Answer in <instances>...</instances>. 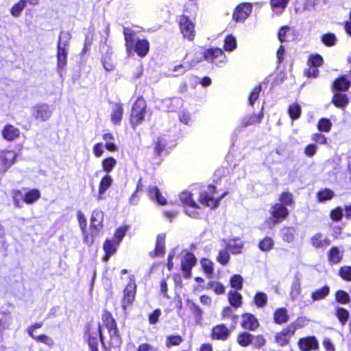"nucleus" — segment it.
Listing matches in <instances>:
<instances>
[{"instance_id": "f257e3e1", "label": "nucleus", "mask_w": 351, "mask_h": 351, "mask_svg": "<svg viewBox=\"0 0 351 351\" xmlns=\"http://www.w3.org/2000/svg\"><path fill=\"white\" fill-rule=\"evenodd\" d=\"M123 33L128 51L134 49L140 57H144L147 54L149 43L146 39L138 38L136 32L132 28H124Z\"/></svg>"}, {"instance_id": "f03ea898", "label": "nucleus", "mask_w": 351, "mask_h": 351, "mask_svg": "<svg viewBox=\"0 0 351 351\" xmlns=\"http://www.w3.org/2000/svg\"><path fill=\"white\" fill-rule=\"evenodd\" d=\"M180 200L185 208V213L193 218H199L202 215V209L192 197L189 191H183L180 195Z\"/></svg>"}, {"instance_id": "7ed1b4c3", "label": "nucleus", "mask_w": 351, "mask_h": 351, "mask_svg": "<svg viewBox=\"0 0 351 351\" xmlns=\"http://www.w3.org/2000/svg\"><path fill=\"white\" fill-rule=\"evenodd\" d=\"M177 21L183 37L190 41L193 40L195 36V25L194 21L186 15L178 16Z\"/></svg>"}, {"instance_id": "20e7f679", "label": "nucleus", "mask_w": 351, "mask_h": 351, "mask_svg": "<svg viewBox=\"0 0 351 351\" xmlns=\"http://www.w3.org/2000/svg\"><path fill=\"white\" fill-rule=\"evenodd\" d=\"M215 193V186L213 185L208 186L207 191L200 194L199 202L201 204L211 208L217 207L219 202L227 195V193H223L219 198L214 196Z\"/></svg>"}, {"instance_id": "39448f33", "label": "nucleus", "mask_w": 351, "mask_h": 351, "mask_svg": "<svg viewBox=\"0 0 351 351\" xmlns=\"http://www.w3.org/2000/svg\"><path fill=\"white\" fill-rule=\"evenodd\" d=\"M146 102L143 98H138L134 103L131 115L132 125L140 124L145 119Z\"/></svg>"}, {"instance_id": "423d86ee", "label": "nucleus", "mask_w": 351, "mask_h": 351, "mask_svg": "<svg viewBox=\"0 0 351 351\" xmlns=\"http://www.w3.org/2000/svg\"><path fill=\"white\" fill-rule=\"evenodd\" d=\"M103 339L101 327L99 324H93L90 325L88 330V343L90 351L98 350V339Z\"/></svg>"}, {"instance_id": "0eeeda50", "label": "nucleus", "mask_w": 351, "mask_h": 351, "mask_svg": "<svg viewBox=\"0 0 351 351\" xmlns=\"http://www.w3.org/2000/svg\"><path fill=\"white\" fill-rule=\"evenodd\" d=\"M252 5L249 3H241L238 5L232 13V20L237 23L244 22L250 15Z\"/></svg>"}, {"instance_id": "6e6552de", "label": "nucleus", "mask_w": 351, "mask_h": 351, "mask_svg": "<svg viewBox=\"0 0 351 351\" xmlns=\"http://www.w3.org/2000/svg\"><path fill=\"white\" fill-rule=\"evenodd\" d=\"M136 285L134 277L130 278V281L123 291V298L122 300V308L125 310L130 306L135 298Z\"/></svg>"}, {"instance_id": "1a4fd4ad", "label": "nucleus", "mask_w": 351, "mask_h": 351, "mask_svg": "<svg viewBox=\"0 0 351 351\" xmlns=\"http://www.w3.org/2000/svg\"><path fill=\"white\" fill-rule=\"evenodd\" d=\"M204 59L210 61L216 65L225 63L227 61L226 56L222 49L219 48L209 49L204 51Z\"/></svg>"}, {"instance_id": "9d476101", "label": "nucleus", "mask_w": 351, "mask_h": 351, "mask_svg": "<svg viewBox=\"0 0 351 351\" xmlns=\"http://www.w3.org/2000/svg\"><path fill=\"white\" fill-rule=\"evenodd\" d=\"M106 325L110 337V345L114 348L119 347L122 341L115 321L110 317L106 320Z\"/></svg>"}, {"instance_id": "9b49d317", "label": "nucleus", "mask_w": 351, "mask_h": 351, "mask_svg": "<svg viewBox=\"0 0 351 351\" xmlns=\"http://www.w3.org/2000/svg\"><path fill=\"white\" fill-rule=\"evenodd\" d=\"M16 157L14 151H0V173L5 172L14 164Z\"/></svg>"}, {"instance_id": "f8f14e48", "label": "nucleus", "mask_w": 351, "mask_h": 351, "mask_svg": "<svg viewBox=\"0 0 351 351\" xmlns=\"http://www.w3.org/2000/svg\"><path fill=\"white\" fill-rule=\"evenodd\" d=\"M53 112L51 108L46 104H37L32 108V114L35 119L41 121L48 120Z\"/></svg>"}, {"instance_id": "ddd939ff", "label": "nucleus", "mask_w": 351, "mask_h": 351, "mask_svg": "<svg viewBox=\"0 0 351 351\" xmlns=\"http://www.w3.org/2000/svg\"><path fill=\"white\" fill-rule=\"evenodd\" d=\"M196 263L195 256L190 252L186 253L182 259L181 267L186 278L191 276V269Z\"/></svg>"}, {"instance_id": "4468645a", "label": "nucleus", "mask_w": 351, "mask_h": 351, "mask_svg": "<svg viewBox=\"0 0 351 351\" xmlns=\"http://www.w3.org/2000/svg\"><path fill=\"white\" fill-rule=\"evenodd\" d=\"M270 213L274 219V222L279 223L287 218L289 215V210L285 206L277 203L271 208Z\"/></svg>"}, {"instance_id": "2eb2a0df", "label": "nucleus", "mask_w": 351, "mask_h": 351, "mask_svg": "<svg viewBox=\"0 0 351 351\" xmlns=\"http://www.w3.org/2000/svg\"><path fill=\"white\" fill-rule=\"evenodd\" d=\"M113 182V179L110 174H106L101 180L99 184L97 200H102L104 199V193L111 186Z\"/></svg>"}, {"instance_id": "dca6fc26", "label": "nucleus", "mask_w": 351, "mask_h": 351, "mask_svg": "<svg viewBox=\"0 0 351 351\" xmlns=\"http://www.w3.org/2000/svg\"><path fill=\"white\" fill-rule=\"evenodd\" d=\"M204 57V51L196 52L195 54V58L191 61V63L179 64L174 67L173 71L178 72L179 74L184 73L186 70L190 69L197 63H199Z\"/></svg>"}, {"instance_id": "f3484780", "label": "nucleus", "mask_w": 351, "mask_h": 351, "mask_svg": "<svg viewBox=\"0 0 351 351\" xmlns=\"http://www.w3.org/2000/svg\"><path fill=\"white\" fill-rule=\"evenodd\" d=\"M298 346L302 351H310L318 348V342L315 337L302 338L298 341Z\"/></svg>"}, {"instance_id": "a211bd4d", "label": "nucleus", "mask_w": 351, "mask_h": 351, "mask_svg": "<svg viewBox=\"0 0 351 351\" xmlns=\"http://www.w3.org/2000/svg\"><path fill=\"white\" fill-rule=\"evenodd\" d=\"M263 107H262L261 112L258 114H252L250 116L244 117L241 120L240 128H244L250 125L261 123L263 117Z\"/></svg>"}, {"instance_id": "6ab92c4d", "label": "nucleus", "mask_w": 351, "mask_h": 351, "mask_svg": "<svg viewBox=\"0 0 351 351\" xmlns=\"http://www.w3.org/2000/svg\"><path fill=\"white\" fill-rule=\"evenodd\" d=\"M230 331L224 324H219L215 326L213 329L212 337L213 339L219 340H226Z\"/></svg>"}, {"instance_id": "aec40b11", "label": "nucleus", "mask_w": 351, "mask_h": 351, "mask_svg": "<svg viewBox=\"0 0 351 351\" xmlns=\"http://www.w3.org/2000/svg\"><path fill=\"white\" fill-rule=\"evenodd\" d=\"M123 114V105L119 103L114 104L112 106V112L110 114L111 122L114 125H119L122 120Z\"/></svg>"}, {"instance_id": "412c9836", "label": "nucleus", "mask_w": 351, "mask_h": 351, "mask_svg": "<svg viewBox=\"0 0 351 351\" xmlns=\"http://www.w3.org/2000/svg\"><path fill=\"white\" fill-rule=\"evenodd\" d=\"M311 242L315 248H324L330 243V239L321 233L313 235L311 239Z\"/></svg>"}, {"instance_id": "4be33fe9", "label": "nucleus", "mask_w": 351, "mask_h": 351, "mask_svg": "<svg viewBox=\"0 0 351 351\" xmlns=\"http://www.w3.org/2000/svg\"><path fill=\"white\" fill-rule=\"evenodd\" d=\"M241 326L244 328L254 330L258 326V322L253 315L245 313L242 316Z\"/></svg>"}, {"instance_id": "5701e85b", "label": "nucleus", "mask_w": 351, "mask_h": 351, "mask_svg": "<svg viewBox=\"0 0 351 351\" xmlns=\"http://www.w3.org/2000/svg\"><path fill=\"white\" fill-rule=\"evenodd\" d=\"M331 102L335 107L344 109L347 106L349 99L347 95L335 92L334 93Z\"/></svg>"}, {"instance_id": "b1692460", "label": "nucleus", "mask_w": 351, "mask_h": 351, "mask_svg": "<svg viewBox=\"0 0 351 351\" xmlns=\"http://www.w3.org/2000/svg\"><path fill=\"white\" fill-rule=\"evenodd\" d=\"M343 256V250L337 247H332L328 252V259L330 265H337L339 263Z\"/></svg>"}, {"instance_id": "393cba45", "label": "nucleus", "mask_w": 351, "mask_h": 351, "mask_svg": "<svg viewBox=\"0 0 351 351\" xmlns=\"http://www.w3.org/2000/svg\"><path fill=\"white\" fill-rule=\"evenodd\" d=\"M120 243L115 240L107 239L104 244V250L105 251L106 256L104 261H107L108 258L112 256L117 251V249Z\"/></svg>"}, {"instance_id": "a878e982", "label": "nucleus", "mask_w": 351, "mask_h": 351, "mask_svg": "<svg viewBox=\"0 0 351 351\" xmlns=\"http://www.w3.org/2000/svg\"><path fill=\"white\" fill-rule=\"evenodd\" d=\"M243 247V243L240 238L230 239L226 243V248L234 254L241 253Z\"/></svg>"}, {"instance_id": "bb28decb", "label": "nucleus", "mask_w": 351, "mask_h": 351, "mask_svg": "<svg viewBox=\"0 0 351 351\" xmlns=\"http://www.w3.org/2000/svg\"><path fill=\"white\" fill-rule=\"evenodd\" d=\"M104 213L101 210L96 209L93 212L90 219L91 228L96 231L99 230L102 227Z\"/></svg>"}, {"instance_id": "cd10ccee", "label": "nucleus", "mask_w": 351, "mask_h": 351, "mask_svg": "<svg viewBox=\"0 0 351 351\" xmlns=\"http://www.w3.org/2000/svg\"><path fill=\"white\" fill-rule=\"evenodd\" d=\"M19 134V130L11 125H5L2 131L3 138L9 141H14Z\"/></svg>"}, {"instance_id": "c85d7f7f", "label": "nucleus", "mask_w": 351, "mask_h": 351, "mask_svg": "<svg viewBox=\"0 0 351 351\" xmlns=\"http://www.w3.org/2000/svg\"><path fill=\"white\" fill-rule=\"evenodd\" d=\"M57 58L58 72L61 75L62 69L66 64L67 49L63 47H58Z\"/></svg>"}, {"instance_id": "c756f323", "label": "nucleus", "mask_w": 351, "mask_h": 351, "mask_svg": "<svg viewBox=\"0 0 351 351\" xmlns=\"http://www.w3.org/2000/svg\"><path fill=\"white\" fill-rule=\"evenodd\" d=\"M165 241V234H160L158 235L157 239H156L155 250L154 252L150 253L152 256L154 257V256H161V255L164 254Z\"/></svg>"}, {"instance_id": "7c9ffc66", "label": "nucleus", "mask_w": 351, "mask_h": 351, "mask_svg": "<svg viewBox=\"0 0 351 351\" xmlns=\"http://www.w3.org/2000/svg\"><path fill=\"white\" fill-rule=\"evenodd\" d=\"M351 84L345 75L340 77L333 82V88L336 92L347 91Z\"/></svg>"}, {"instance_id": "2f4dec72", "label": "nucleus", "mask_w": 351, "mask_h": 351, "mask_svg": "<svg viewBox=\"0 0 351 351\" xmlns=\"http://www.w3.org/2000/svg\"><path fill=\"white\" fill-rule=\"evenodd\" d=\"M148 195L152 199H156V202L160 205H165L167 204L165 197L161 195L158 187H149Z\"/></svg>"}, {"instance_id": "473e14b6", "label": "nucleus", "mask_w": 351, "mask_h": 351, "mask_svg": "<svg viewBox=\"0 0 351 351\" xmlns=\"http://www.w3.org/2000/svg\"><path fill=\"white\" fill-rule=\"evenodd\" d=\"M301 293V282L299 276H296L294 278V280L292 282L291 290H290V296L292 300H297Z\"/></svg>"}, {"instance_id": "72a5a7b5", "label": "nucleus", "mask_w": 351, "mask_h": 351, "mask_svg": "<svg viewBox=\"0 0 351 351\" xmlns=\"http://www.w3.org/2000/svg\"><path fill=\"white\" fill-rule=\"evenodd\" d=\"M127 351H159V350L147 343H141L137 348L133 343H130L128 344Z\"/></svg>"}, {"instance_id": "f704fd0d", "label": "nucleus", "mask_w": 351, "mask_h": 351, "mask_svg": "<svg viewBox=\"0 0 351 351\" xmlns=\"http://www.w3.org/2000/svg\"><path fill=\"white\" fill-rule=\"evenodd\" d=\"M102 138L105 141V147L111 152L117 151V146L114 143V136L112 133H105L102 135Z\"/></svg>"}, {"instance_id": "c9c22d12", "label": "nucleus", "mask_w": 351, "mask_h": 351, "mask_svg": "<svg viewBox=\"0 0 351 351\" xmlns=\"http://www.w3.org/2000/svg\"><path fill=\"white\" fill-rule=\"evenodd\" d=\"M289 315L285 308H278L274 315V319L276 324H281L287 322Z\"/></svg>"}, {"instance_id": "e433bc0d", "label": "nucleus", "mask_w": 351, "mask_h": 351, "mask_svg": "<svg viewBox=\"0 0 351 351\" xmlns=\"http://www.w3.org/2000/svg\"><path fill=\"white\" fill-rule=\"evenodd\" d=\"M289 0H271V5L273 11L276 14H280L287 8Z\"/></svg>"}, {"instance_id": "4c0bfd02", "label": "nucleus", "mask_w": 351, "mask_h": 351, "mask_svg": "<svg viewBox=\"0 0 351 351\" xmlns=\"http://www.w3.org/2000/svg\"><path fill=\"white\" fill-rule=\"evenodd\" d=\"M40 197V193L37 189L28 191L23 196V202L27 204L36 202Z\"/></svg>"}, {"instance_id": "58836bf2", "label": "nucleus", "mask_w": 351, "mask_h": 351, "mask_svg": "<svg viewBox=\"0 0 351 351\" xmlns=\"http://www.w3.org/2000/svg\"><path fill=\"white\" fill-rule=\"evenodd\" d=\"M117 160L113 157H107L104 158L101 161V167L103 170L106 173V174H109L116 167Z\"/></svg>"}, {"instance_id": "ea45409f", "label": "nucleus", "mask_w": 351, "mask_h": 351, "mask_svg": "<svg viewBox=\"0 0 351 351\" xmlns=\"http://www.w3.org/2000/svg\"><path fill=\"white\" fill-rule=\"evenodd\" d=\"M252 341L253 335L247 332H241L237 337V343L243 347L249 346Z\"/></svg>"}, {"instance_id": "a19ab883", "label": "nucleus", "mask_w": 351, "mask_h": 351, "mask_svg": "<svg viewBox=\"0 0 351 351\" xmlns=\"http://www.w3.org/2000/svg\"><path fill=\"white\" fill-rule=\"evenodd\" d=\"M228 300L230 304L234 307H239L242 303V297L240 293L236 291H231L228 294Z\"/></svg>"}, {"instance_id": "79ce46f5", "label": "nucleus", "mask_w": 351, "mask_h": 351, "mask_svg": "<svg viewBox=\"0 0 351 351\" xmlns=\"http://www.w3.org/2000/svg\"><path fill=\"white\" fill-rule=\"evenodd\" d=\"M274 245V240L270 237H265L258 243V248L262 252H269L273 249Z\"/></svg>"}, {"instance_id": "37998d69", "label": "nucleus", "mask_w": 351, "mask_h": 351, "mask_svg": "<svg viewBox=\"0 0 351 351\" xmlns=\"http://www.w3.org/2000/svg\"><path fill=\"white\" fill-rule=\"evenodd\" d=\"M329 287L328 286H324V287L313 291L311 294V298L313 301L320 300L325 298L329 294Z\"/></svg>"}, {"instance_id": "c03bdc74", "label": "nucleus", "mask_w": 351, "mask_h": 351, "mask_svg": "<svg viewBox=\"0 0 351 351\" xmlns=\"http://www.w3.org/2000/svg\"><path fill=\"white\" fill-rule=\"evenodd\" d=\"M295 230L291 227H285L281 230L283 241L291 243L294 240Z\"/></svg>"}, {"instance_id": "a18cd8bd", "label": "nucleus", "mask_w": 351, "mask_h": 351, "mask_svg": "<svg viewBox=\"0 0 351 351\" xmlns=\"http://www.w3.org/2000/svg\"><path fill=\"white\" fill-rule=\"evenodd\" d=\"M335 315L341 325L344 326L350 317V313L346 309L341 307H337L335 311Z\"/></svg>"}, {"instance_id": "49530a36", "label": "nucleus", "mask_w": 351, "mask_h": 351, "mask_svg": "<svg viewBox=\"0 0 351 351\" xmlns=\"http://www.w3.org/2000/svg\"><path fill=\"white\" fill-rule=\"evenodd\" d=\"M301 107L297 103L291 104L288 109V112L292 120L298 119L301 114Z\"/></svg>"}, {"instance_id": "de8ad7c7", "label": "nucleus", "mask_w": 351, "mask_h": 351, "mask_svg": "<svg viewBox=\"0 0 351 351\" xmlns=\"http://www.w3.org/2000/svg\"><path fill=\"white\" fill-rule=\"evenodd\" d=\"M224 49L227 51H232L237 47L236 38L232 35H228L224 40Z\"/></svg>"}, {"instance_id": "09e8293b", "label": "nucleus", "mask_w": 351, "mask_h": 351, "mask_svg": "<svg viewBox=\"0 0 351 351\" xmlns=\"http://www.w3.org/2000/svg\"><path fill=\"white\" fill-rule=\"evenodd\" d=\"M334 195V192L332 190L324 189L317 193V198L319 202H323L331 199Z\"/></svg>"}, {"instance_id": "8fccbe9b", "label": "nucleus", "mask_w": 351, "mask_h": 351, "mask_svg": "<svg viewBox=\"0 0 351 351\" xmlns=\"http://www.w3.org/2000/svg\"><path fill=\"white\" fill-rule=\"evenodd\" d=\"M200 263L206 276L211 277L213 273V263L208 258H202Z\"/></svg>"}, {"instance_id": "3c124183", "label": "nucleus", "mask_w": 351, "mask_h": 351, "mask_svg": "<svg viewBox=\"0 0 351 351\" xmlns=\"http://www.w3.org/2000/svg\"><path fill=\"white\" fill-rule=\"evenodd\" d=\"M26 5V1L25 0H20L17 2L11 9V14L13 16L18 17L21 15L22 11Z\"/></svg>"}, {"instance_id": "603ef678", "label": "nucleus", "mask_w": 351, "mask_h": 351, "mask_svg": "<svg viewBox=\"0 0 351 351\" xmlns=\"http://www.w3.org/2000/svg\"><path fill=\"white\" fill-rule=\"evenodd\" d=\"M280 204L284 206H291L293 204V195L287 191L281 193L279 197Z\"/></svg>"}, {"instance_id": "864d4df0", "label": "nucleus", "mask_w": 351, "mask_h": 351, "mask_svg": "<svg viewBox=\"0 0 351 351\" xmlns=\"http://www.w3.org/2000/svg\"><path fill=\"white\" fill-rule=\"evenodd\" d=\"M323 64V58L319 54L311 55L308 60V66L319 67Z\"/></svg>"}, {"instance_id": "5fc2aeb1", "label": "nucleus", "mask_w": 351, "mask_h": 351, "mask_svg": "<svg viewBox=\"0 0 351 351\" xmlns=\"http://www.w3.org/2000/svg\"><path fill=\"white\" fill-rule=\"evenodd\" d=\"M254 301L256 306L263 307L267 302V296L264 293L258 292L254 296Z\"/></svg>"}, {"instance_id": "6e6d98bb", "label": "nucleus", "mask_w": 351, "mask_h": 351, "mask_svg": "<svg viewBox=\"0 0 351 351\" xmlns=\"http://www.w3.org/2000/svg\"><path fill=\"white\" fill-rule=\"evenodd\" d=\"M332 127L330 121L326 118L321 119L317 123V128L321 132H328Z\"/></svg>"}, {"instance_id": "4d7b16f0", "label": "nucleus", "mask_w": 351, "mask_h": 351, "mask_svg": "<svg viewBox=\"0 0 351 351\" xmlns=\"http://www.w3.org/2000/svg\"><path fill=\"white\" fill-rule=\"evenodd\" d=\"M182 341V338L180 335H170L166 339L165 345L170 348L173 346H178Z\"/></svg>"}, {"instance_id": "13d9d810", "label": "nucleus", "mask_w": 351, "mask_h": 351, "mask_svg": "<svg viewBox=\"0 0 351 351\" xmlns=\"http://www.w3.org/2000/svg\"><path fill=\"white\" fill-rule=\"evenodd\" d=\"M71 39V35L68 32H61L59 36L58 47L66 48Z\"/></svg>"}, {"instance_id": "bf43d9fd", "label": "nucleus", "mask_w": 351, "mask_h": 351, "mask_svg": "<svg viewBox=\"0 0 351 351\" xmlns=\"http://www.w3.org/2000/svg\"><path fill=\"white\" fill-rule=\"evenodd\" d=\"M101 62L106 71H112L114 70L115 65L110 56H103L101 58Z\"/></svg>"}, {"instance_id": "052dcab7", "label": "nucleus", "mask_w": 351, "mask_h": 351, "mask_svg": "<svg viewBox=\"0 0 351 351\" xmlns=\"http://www.w3.org/2000/svg\"><path fill=\"white\" fill-rule=\"evenodd\" d=\"M339 275L342 279L346 281H351V267H341L339 271Z\"/></svg>"}, {"instance_id": "680f3d73", "label": "nucleus", "mask_w": 351, "mask_h": 351, "mask_svg": "<svg viewBox=\"0 0 351 351\" xmlns=\"http://www.w3.org/2000/svg\"><path fill=\"white\" fill-rule=\"evenodd\" d=\"M128 230V226H122L118 228L114 234V240L117 241L119 243H121L123 238L125 237L126 232Z\"/></svg>"}, {"instance_id": "e2e57ef3", "label": "nucleus", "mask_w": 351, "mask_h": 351, "mask_svg": "<svg viewBox=\"0 0 351 351\" xmlns=\"http://www.w3.org/2000/svg\"><path fill=\"white\" fill-rule=\"evenodd\" d=\"M209 287L217 294H221L224 293L225 287L224 286L216 281H212L209 283Z\"/></svg>"}, {"instance_id": "0e129e2a", "label": "nucleus", "mask_w": 351, "mask_h": 351, "mask_svg": "<svg viewBox=\"0 0 351 351\" xmlns=\"http://www.w3.org/2000/svg\"><path fill=\"white\" fill-rule=\"evenodd\" d=\"M33 338L38 342L43 343L48 346H53L54 344L53 340L51 337L45 335H41L38 336L34 335V337Z\"/></svg>"}, {"instance_id": "69168bd1", "label": "nucleus", "mask_w": 351, "mask_h": 351, "mask_svg": "<svg viewBox=\"0 0 351 351\" xmlns=\"http://www.w3.org/2000/svg\"><path fill=\"white\" fill-rule=\"evenodd\" d=\"M217 260L221 265H226L230 260L229 253L227 252L226 250H221L219 253L218 256L217 257Z\"/></svg>"}, {"instance_id": "338daca9", "label": "nucleus", "mask_w": 351, "mask_h": 351, "mask_svg": "<svg viewBox=\"0 0 351 351\" xmlns=\"http://www.w3.org/2000/svg\"><path fill=\"white\" fill-rule=\"evenodd\" d=\"M336 300L338 302L347 304L350 301V297L346 292L339 290L336 293Z\"/></svg>"}, {"instance_id": "774afa93", "label": "nucleus", "mask_w": 351, "mask_h": 351, "mask_svg": "<svg viewBox=\"0 0 351 351\" xmlns=\"http://www.w3.org/2000/svg\"><path fill=\"white\" fill-rule=\"evenodd\" d=\"M243 278L239 275H234L230 279V285L232 287L240 289L242 287Z\"/></svg>"}]
</instances>
